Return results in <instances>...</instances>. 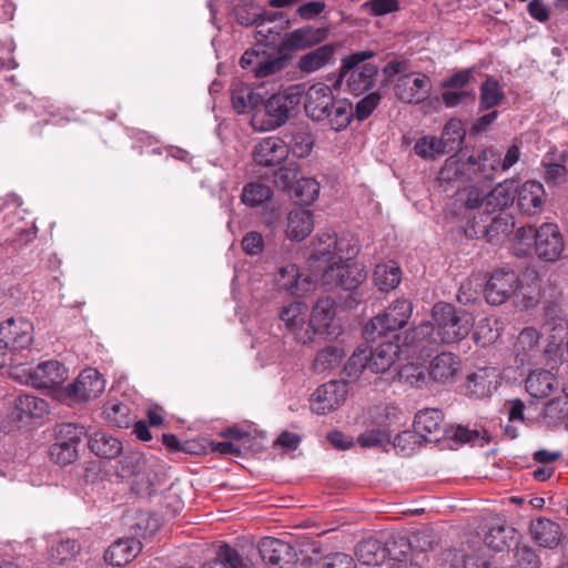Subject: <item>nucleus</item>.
Returning <instances> with one entry per match:
<instances>
[{"label":"nucleus","instance_id":"obj_49","mask_svg":"<svg viewBox=\"0 0 568 568\" xmlns=\"http://www.w3.org/2000/svg\"><path fill=\"white\" fill-rule=\"evenodd\" d=\"M129 407L120 402H109L104 405L103 415L109 424L119 428L130 425Z\"/></svg>","mask_w":568,"mask_h":568},{"label":"nucleus","instance_id":"obj_56","mask_svg":"<svg viewBox=\"0 0 568 568\" xmlns=\"http://www.w3.org/2000/svg\"><path fill=\"white\" fill-rule=\"evenodd\" d=\"M257 97L248 88L236 89L232 93V104L237 113H246L252 109L258 108L256 105Z\"/></svg>","mask_w":568,"mask_h":568},{"label":"nucleus","instance_id":"obj_2","mask_svg":"<svg viewBox=\"0 0 568 568\" xmlns=\"http://www.w3.org/2000/svg\"><path fill=\"white\" fill-rule=\"evenodd\" d=\"M398 358L399 346L392 342L378 344L369 354L366 349L358 348L347 361L344 373L352 381L367 373L384 375L386 379L394 378Z\"/></svg>","mask_w":568,"mask_h":568},{"label":"nucleus","instance_id":"obj_34","mask_svg":"<svg viewBox=\"0 0 568 568\" xmlns=\"http://www.w3.org/2000/svg\"><path fill=\"white\" fill-rule=\"evenodd\" d=\"M516 186L514 181L499 183L495 189L487 187L486 194V214L489 215L497 211H503L514 203L516 199Z\"/></svg>","mask_w":568,"mask_h":568},{"label":"nucleus","instance_id":"obj_36","mask_svg":"<svg viewBox=\"0 0 568 568\" xmlns=\"http://www.w3.org/2000/svg\"><path fill=\"white\" fill-rule=\"evenodd\" d=\"M335 47L324 44L307 52L298 59L297 67L302 72L312 73L334 63Z\"/></svg>","mask_w":568,"mask_h":568},{"label":"nucleus","instance_id":"obj_15","mask_svg":"<svg viewBox=\"0 0 568 568\" xmlns=\"http://www.w3.org/2000/svg\"><path fill=\"white\" fill-rule=\"evenodd\" d=\"M535 251L539 258L556 261L564 251V241L554 223H544L535 232Z\"/></svg>","mask_w":568,"mask_h":568},{"label":"nucleus","instance_id":"obj_14","mask_svg":"<svg viewBox=\"0 0 568 568\" xmlns=\"http://www.w3.org/2000/svg\"><path fill=\"white\" fill-rule=\"evenodd\" d=\"M347 395V385L344 382L332 381L320 386L311 398L312 412L325 415L337 409Z\"/></svg>","mask_w":568,"mask_h":568},{"label":"nucleus","instance_id":"obj_1","mask_svg":"<svg viewBox=\"0 0 568 568\" xmlns=\"http://www.w3.org/2000/svg\"><path fill=\"white\" fill-rule=\"evenodd\" d=\"M303 94L305 113L313 121L325 122L336 132L346 129L351 123L354 114L352 103L335 99L329 85L317 82L304 90Z\"/></svg>","mask_w":568,"mask_h":568},{"label":"nucleus","instance_id":"obj_41","mask_svg":"<svg viewBox=\"0 0 568 568\" xmlns=\"http://www.w3.org/2000/svg\"><path fill=\"white\" fill-rule=\"evenodd\" d=\"M402 272L394 262L378 264L374 271V283L383 292L394 290L400 282Z\"/></svg>","mask_w":568,"mask_h":568},{"label":"nucleus","instance_id":"obj_58","mask_svg":"<svg viewBox=\"0 0 568 568\" xmlns=\"http://www.w3.org/2000/svg\"><path fill=\"white\" fill-rule=\"evenodd\" d=\"M51 459L59 465H69L78 457V448L67 442H55L50 447Z\"/></svg>","mask_w":568,"mask_h":568},{"label":"nucleus","instance_id":"obj_3","mask_svg":"<svg viewBox=\"0 0 568 568\" xmlns=\"http://www.w3.org/2000/svg\"><path fill=\"white\" fill-rule=\"evenodd\" d=\"M303 93L304 85L294 84L272 94L253 111L251 116L253 129L255 131H272L283 125L301 102Z\"/></svg>","mask_w":568,"mask_h":568},{"label":"nucleus","instance_id":"obj_44","mask_svg":"<svg viewBox=\"0 0 568 568\" xmlns=\"http://www.w3.org/2000/svg\"><path fill=\"white\" fill-rule=\"evenodd\" d=\"M414 151L425 160H436L446 153V142L435 135H424L415 142Z\"/></svg>","mask_w":568,"mask_h":568},{"label":"nucleus","instance_id":"obj_24","mask_svg":"<svg viewBox=\"0 0 568 568\" xmlns=\"http://www.w3.org/2000/svg\"><path fill=\"white\" fill-rule=\"evenodd\" d=\"M469 169H474L473 162L467 161V158L460 154L453 155L445 161L440 169L437 178L438 184L446 192L448 190L446 185L452 182L469 181L471 180Z\"/></svg>","mask_w":568,"mask_h":568},{"label":"nucleus","instance_id":"obj_20","mask_svg":"<svg viewBox=\"0 0 568 568\" xmlns=\"http://www.w3.org/2000/svg\"><path fill=\"white\" fill-rule=\"evenodd\" d=\"M290 148L278 136H268L261 140L253 150V159L257 165L275 166L287 159Z\"/></svg>","mask_w":568,"mask_h":568},{"label":"nucleus","instance_id":"obj_29","mask_svg":"<svg viewBox=\"0 0 568 568\" xmlns=\"http://www.w3.org/2000/svg\"><path fill=\"white\" fill-rule=\"evenodd\" d=\"M467 161L474 163V169H469L471 180L478 176L490 181L500 169V153L493 149H485L478 156L469 155Z\"/></svg>","mask_w":568,"mask_h":568},{"label":"nucleus","instance_id":"obj_40","mask_svg":"<svg viewBox=\"0 0 568 568\" xmlns=\"http://www.w3.org/2000/svg\"><path fill=\"white\" fill-rule=\"evenodd\" d=\"M345 352L337 345H329L320 351L313 362V368L320 374L328 373L337 368L343 358Z\"/></svg>","mask_w":568,"mask_h":568},{"label":"nucleus","instance_id":"obj_32","mask_svg":"<svg viewBox=\"0 0 568 568\" xmlns=\"http://www.w3.org/2000/svg\"><path fill=\"white\" fill-rule=\"evenodd\" d=\"M355 554L363 565L377 566L385 559L387 554L393 555V550L389 541L384 545L377 539L369 538L356 546Z\"/></svg>","mask_w":568,"mask_h":568},{"label":"nucleus","instance_id":"obj_13","mask_svg":"<svg viewBox=\"0 0 568 568\" xmlns=\"http://www.w3.org/2000/svg\"><path fill=\"white\" fill-rule=\"evenodd\" d=\"M432 90L430 79L424 73H407L397 78L394 85L396 97L405 103H419Z\"/></svg>","mask_w":568,"mask_h":568},{"label":"nucleus","instance_id":"obj_4","mask_svg":"<svg viewBox=\"0 0 568 568\" xmlns=\"http://www.w3.org/2000/svg\"><path fill=\"white\" fill-rule=\"evenodd\" d=\"M375 55L376 53L372 50H363L353 52L342 59L338 81H345L353 94L361 95L374 87L378 67L364 62Z\"/></svg>","mask_w":568,"mask_h":568},{"label":"nucleus","instance_id":"obj_8","mask_svg":"<svg viewBox=\"0 0 568 568\" xmlns=\"http://www.w3.org/2000/svg\"><path fill=\"white\" fill-rule=\"evenodd\" d=\"M557 348V344L545 338L536 328H524L514 345L516 361L521 365L539 364L548 358Z\"/></svg>","mask_w":568,"mask_h":568},{"label":"nucleus","instance_id":"obj_47","mask_svg":"<svg viewBox=\"0 0 568 568\" xmlns=\"http://www.w3.org/2000/svg\"><path fill=\"white\" fill-rule=\"evenodd\" d=\"M568 417V396L560 394L545 404L544 418L548 425L556 426Z\"/></svg>","mask_w":568,"mask_h":568},{"label":"nucleus","instance_id":"obj_62","mask_svg":"<svg viewBox=\"0 0 568 568\" xmlns=\"http://www.w3.org/2000/svg\"><path fill=\"white\" fill-rule=\"evenodd\" d=\"M514 558L516 568H540L536 551L526 545L517 546Z\"/></svg>","mask_w":568,"mask_h":568},{"label":"nucleus","instance_id":"obj_11","mask_svg":"<svg viewBox=\"0 0 568 568\" xmlns=\"http://www.w3.org/2000/svg\"><path fill=\"white\" fill-rule=\"evenodd\" d=\"M104 388L105 381L102 375L98 369L88 367L65 387V394L74 403H85L98 398Z\"/></svg>","mask_w":568,"mask_h":568},{"label":"nucleus","instance_id":"obj_25","mask_svg":"<svg viewBox=\"0 0 568 568\" xmlns=\"http://www.w3.org/2000/svg\"><path fill=\"white\" fill-rule=\"evenodd\" d=\"M314 230V216L310 210L295 207L287 213L285 234L291 241H303Z\"/></svg>","mask_w":568,"mask_h":568},{"label":"nucleus","instance_id":"obj_17","mask_svg":"<svg viewBox=\"0 0 568 568\" xmlns=\"http://www.w3.org/2000/svg\"><path fill=\"white\" fill-rule=\"evenodd\" d=\"M0 338L11 349H24L33 341V325L24 317H10L0 324Z\"/></svg>","mask_w":568,"mask_h":568},{"label":"nucleus","instance_id":"obj_37","mask_svg":"<svg viewBox=\"0 0 568 568\" xmlns=\"http://www.w3.org/2000/svg\"><path fill=\"white\" fill-rule=\"evenodd\" d=\"M327 31L322 28H300L286 34L283 43L290 50H300L325 40Z\"/></svg>","mask_w":568,"mask_h":568},{"label":"nucleus","instance_id":"obj_10","mask_svg":"<svg viewBox=\"0 0 568 568\" xmlns=\"http://www.w3.org/2000/svg\"><path fill=\"white\" fill-rule=\"evenodd\" d=\"M366 278L363 267L355 262H333L324 267L321 276L322 285L329 288L339 287L353 291Z\"/></svg>","mask_w":568,"mask_h":568},{"label":"nucleus","instance_id":"obj_31","mask_svg":"<svg viewBox=\"0 0 568 568\" xmlns=\"http://www.w3.org/2000/svg\"><path fill=\"white\" fill-rule=\"evenodd\" d=\"M497 374L493 368H480L471 374L466 382L467 392L477 397H489L497 389Z\"/></svg>","mask_w":568,"mask_h":568},{"label":"nucleus","instance_id":"obj_26","mask_svg":"<svg viewBox=\"0 0 568 568\" xmlns=\"http://www.w3.org/2000/svg\"><path fill=\"white\" fill-rule=\"evenodd\" d=\"M283 29L284 17L281 12H264L255 26L254 38L261 45H275L281 39Z\"/></svg>","mask_w":568,"mask_h":568},{"label":"nucleus","instance_id":"obj_9","mask_svg":"<svg viewBox=\"0 0 568 568\" xmlns=\"http://www.w3.org/2000/svg\"><path fill=\"white\" fill-rule=\"evenodd\" d=\"M415 432H404L395 438V446L405 449L408 444H416L417 437L428 442H438L445 434L444 416L442 410L427 408L416 414L414 420Z\"/></svg>","mask_w":568,"mask_h":568},{"label":"nucleus","instance_id":"obj_5","mask_svg":"<svg viewBox=\"0 0 568 568\" xmlns=\"http://www.w3.org/2000/svg\"><path fill=\"white\" fill-rule=\"evenodd\" d=\"M437 337L443 344H455L468 336L473 322L463 310L449 303H436L432 310Z\"/></svg>","mask_w":568,"mask_h":568},{"label":"nucleus","instance_id":"obj_43","mask_svg":"<svg viewBox=\"0 0 568 568\" xmlns=\"http://www.w3.org/2000/svg\"><path fill=\"white\" fill-rule=\"evenodd\" d=\"M336 234L331 230L320 231L313 242V254L317 261L333 263L335 260V242Z\"/></svg>","mask_w":568,"mask_h":568},{"label":"nucleus","instance_id":"obj_46","mask_svg":"<svg viewBox=\"0 0 568 568\" xmlns=\"http://www.w3.org/2000/svg\"><path fill=\"white\" fill-rule=\"evenodd\" d=\"M473 327V338L481 347L493 344L499 337V327L495 318L484 317Z\"/></svg>","mask_w":568,"mask_h":568},{"label":"nucleus","instance_id":"obj_6","mask_svg":"<svg viewBox=\"0 0 568 568\" xmlns=\"http://www.w3.org/2000/svg\"><path fill=\"white\" fill-rule=\"evenodd\" d=\"M12 376L36 388H55L68 378V368L55 359L39 363L37 366L19 364L13 367Z\"/></svg>","mask_w":568,"mask_h":568},{"label":"nucleus","instance_id":"obj_51","mask_svg":"<svg viewBox=\"0 0 568 568\" xmlns=\"http://www.w3.org/2000/svg\"><path fill=\"white\" fill-rule=\"evenodd\" d=\"M334 243V262H352L353 257L358 253L357 241L351 234L336 235Z\"/></svg>","mask_w":568,"mask_h":568},{"label":"nucleus","instance_id":"obj_33","mask_svg":"<svg viewBox=\"0 0 568 568\" xmlns=\"http://www.w3.org/2000/svg\"><path fill=\"white\" fill-rule=\"evenodd\" d=\"M529 530L534 540L541 547L554 548L560 541V527L557 523L550 519L540 517L531 521Z\"/></svg>","mask_w":568,"mask_h":568},{"label":"nucleus","instance_id":"obj_30","mask_svg":"<svg viewBox=\"0 0 568 568\" xmlns=\"http://www.w3.org/2000/svg\"><path fill=\"white\" fill-rule=\"evenodd\" d=\"M88 445L95 456L106 459L118 457L123 450L122 443L104 430L92 433L89 436Z\"/></svg>","mask_w":568,"mask_h":568},{"label":"nucleus","instance_id":"obj_54","mask_svg":"<svg viewBox=\"0 0 568 568\" xmlns=\"http://www.w3.org/2000/svg\"><path fill=\"white\" fill-rule=\"evenodd\" d=\"M554 156L550 153H547L542 159V166L545 169L544 178L547 183H559L565 180L567 174V169L565 166L564 154L560 155V160L558 162H554Z\"/></svg>","mask_w":568,"mask_h":568},{"label":"nucleus","instance_id":"obj_39","mask_svg":"<svg viewBox=\"0 0 568 568\" xmlns=\"http://www.w3.org/2000/svg\"><path fill=\"white\" fill-rule=\"evenodd\" d=\"M251 561L239 550L224 544L217 549L215 559L207 561L202 568H248Z\"/></svg>","mask_w":568,"mask_h":568},{"label":"nucleus","instance_id":"obj_64","mask_svg":"<svg viewBox=\"0 0 568 568\" xmlns=\"http://www.w3.org/2000/svg\"><path fill=\"white\" fill-rule=\"evenodd\" d=\"M474 73V68H468L464 70H459L452 74L449 78L444 80L442 87L444 89H454L462 90L464 89L471 80Z\"/></svg>","mask_w":568,"mask_h":568},{"label":"nucleus","instance_id":"obj_53","mask_svg":"<svg viewBox=\"0 0 568 568\" xmlns=\"http://www.w3.org/2000/svg\"><path fill=\"white\" fill-rule=\"evenodd\" d=\"M514 535L515 529L511 527L496 526L489 529L485 537V544L496 551H503L510 546L508 539H513Z\"/></svg>","mask_w":568,"mask_h":568},{"label":"nucleus","instance_id":"obj_35","mask_svg":"<svg viewBox=\"0 0 568 568\" xmlns=\"http://www.w3.org/2000/svg\"><path fill=\"white\" fill-rule=\"evenodd\" d=\"M560 387L556 376L549 371L531 372L526 379L527 392L536 398H544Z\"/></svg>","mask_w":568,"mask_h":568},{"label":"nucleus","instance_id":"obj_45","mask_svg":"<svg viewBox=\"0 0 568 568\" xmlns=\"http://www.w3.org/2000/svg\"><path fill=\"white\" fill-rule=\"evenodd\" d=\"M80 552V545L74 539H59L52 542L49 549V557L55 564L71 561Z\"/></svg>","mask_w":568,"mask_h":568},{"label":"nucleus","instance_id":"obj_23","mask_svg":"<svg viewBox=\"0 0 568 568\" xmlns=\"http://www.w3.org/2000/svg\"><path fill=\"white\" fill-rule=\"evenodd\" d=\"M459 369V357L450 352H443L430 359L427 373L429 381L444 384L453 381Z\"/></svg>","mask_w":568,"mask_h":568},{"label":"nucleus","instance_id":"obj_27","mask_svg":"<svg viewBox=\"0 0 568 568\" xmlns=\"http://www.w3.org/2000/svg\"><path fill=\"white\" fill-rule=\"evenodd\" d=\"M142 544L139 539L120 538L112 542L105 550L104 559L112 566H123L134 559L141 551Z\"/></svg>","mask_w":568,"mask_h":568},{"label":"nucleus","instance_id":"obj_52","mask_svg":"<svg viewBox=\"0 0 568 568\" xmlns=\"http://www.w3.org/2000/svg\"><path fill=\"white\" fill-rule=\"evenodd\" d=\"M395 376L417 388L425 387L429 382L428 373L426 374L425 368L413 363L404 365L400 369L397 368Z\"/></svg>","mask_w":568,"mask_h":568},{"label":"nucleus","instance_id":"obj_61","mask_svg":"<svg viewBox=\"0 0 568 568\" xmlns=\"http://www.w3.org/2000/svg\"><path fill=\"white\" fill-rule=\"evenodd\" d=\"M298 165L295 162H291L285 166L280 168L274 174V183L282 190H290L294 186V182L297 181Z\"/></svg>","mask_w":568,"mask_h":568},{"label":"nucleus","instance_id":"obj_38","mask_svg":"<svg viewBox=\"0 0 568 568\" xmlns=\"http://www.w3.org/2000/svg\"><path fill=\"white\" fill-rule=\"evenodd\" d=\"M278 280L282 287L290 291L293 295H303L312 290L313 280L310 276H303L298 273L295 264H288L280 268Z\"/></svg>","mask_w":568,"mask_h":568},{"label":"nucleus","instance_id":"obj_22","mask_svg":"<svg viewBox=\"0 0 568 568\" xmlns=\"http://www.w3.org/2000/svg\"><path fill=\"white\" fill-rule=\"evenodd\" d=\"M12 416L23 423L42 418L50 410L49 403L45 399L29 393L18 394L12 402Z\"/></svg>","mask_w":568,"mask_h":568},{"label":"nucleus","instance_id":"obj_21","mask_svg":"<svg viewBox=\"0 0 568 568\" xmlns=\"http://www.w3.org/2000/svg\"><path fill=\"white\" fill-rule=\"evenodd\" d=\"M258 552L264 562L274 568H284L295 561L296 554L291 545L280 539L265 537L258 544Z\"/></svg>","mask_w":568,"mask_h":568},{"label":"nucleus","instance_id":"obj_16","mask_svg":"<svg viewBox=\"0 0 568 568\" xmlns=\"http://www.w3.org/2000/svg\"><path fill=\"white\" fill-rule=\"evenodd\" d=\"M518 276L511 270L495 271L485 286V298L491 305L504 303L518 288Z\"/></svg>","mask_w":568,"mask_h":568},{"label":"nucleus","instance_id":"obj_7","mask_svg":"<svg viewBox=\"0 0 568 568\" xmlns=\"http://www.w3.org/2000/svg\"><path fill=\"white\" fill-rule=\"evenodd\" d=\"M413 306L408 300L398 298L394 301L383 314H378L364 327V336L367 341L375 342L387 333L403 328L410 315Z\"/></svg>","mask_w":568,"mask_h":568},{"label":"nucleus","instance_id":"obj_50","mask_svg":"<svg viewBox=\"0 0 568 568\" xmlns=\"http://www.w3.org/2000/svg\"><path fill=\"white\" fill-rule=\"evenodd\" d=\"M294 197L303 204H312L320 194V183L313 178H302L293 187Z\"/></svg>","mask_w":568,"mask_h":568},{"label":"nucleus","instance_id":"obj_42","mask_svg":"<svg viewBox=\"0 0 568 568\" xmlns=\"http://www.w3.org/2000/svg\"><path fill=\"white\" fill-rule=\"evenodd\" d=\"M273 191L270 186L260 182L246 183L242 190L241 201L250 207L263 205L272 199Z\"/></svg>","mask_w":568,"mask_h":568},{"label":"nucleus","instance_id":"obj_12","mask_svg":"<svg viewBox=\"0 0 568 568\" xmlns=\"http://www.w3.org/2000/svg\"><path fill=\"white\" fill-rule=\"evenodd\" d=\"M280 318L296 342L307 344L314 339V328L308 325L307 310L302 303L294 302L283 307Z\"/></svg>","mask_w":568,"mask_h":568},{"label":"nucleus","instance_id":"obj_48","mask_svg":"<svg viewBox=\"0 0 568 568\" xmlns=\"http://www.w3.org/2000/svg\"><path fill=\"white\" fill-rule=\"evenodd\" d=\"M505 94L500 84L493 78H487L480 85V108L484 110L493 109L501 103Z\"/></svg>","mask_w":568,"mask_h":568},{"label":"nucleus","instance_id":"obj_59","mask_svg":"<svg viewBox=\"0 0 568 568\" xmlns=\"http://www.w3.org/2000/svg\"><path fill=\"white\" fill-rule=\"evenodd\" d=\"M85 434L83 426L72 423L61 424L57 428V442H67V444H72V446L78 448Z\"/></svg>","mask_w":568,"mask_h":568},{"label":"nucleus","instance_id":"obj_55","mask_svg":"<svg viewBox=\"0 0 568 568\" xmlns=\"http://www.w3.org/2000/svg\"><path fill=\"white\" fill-rule=\"evenodd\" d=\"M285 65V60L281 55H268L264 51L260 58L254 71L256 78H266L281 71Z\"/></svg>","mask_w":568,"mask_h":568},{"label":"nucleus","instance_id":"obj_57","mask_svg":"<svg viewBox=\"0 0 568 568\" xmlns=\"http://www.w3.org/2000/svg\"><path fill=\"white\" fill-rule=\"evenodd\" d=\"M234 14L236 21L242 26L257 24L264 12L252 2L243 1L235 6Z\"/></svg>","mask_w":568,"mask_h":568},{"label":"nucleus","instance_id":"obj_18","mask_svg":"<svg viewBox=\"0 0 568 568\" xmlns=\"http://www.w3.org/2000/svg\"><path fill=\"white\" fill-rule=\"evenodd\" d=\"M334 301L331 297L321 298L314 306L308 325L314 328V337L325 334L335 338L341 334V326L335 322Z\"/></svg>","mask_w":568,"mask_h":568},{"label":"nucleus","instance_id":"obj_19","mask_svg":"<svg viewBox=\"0 0 568 568\" xmlns=\"http://www.w3.org/2000/svg\"><path fill=\"white\" fill-rule=\"evenodd\" d=\"M515 195L520 212L527 215L539 214L547 199L544 185L535 180L526 181L517 186Z\"/></svg>","mask_w":568,"mask_h":568},{"label":"nucleus","instance_id":"obj_63","mask_svg":"<svg viewBox=\"0 0 568 568\" xmlns=\"http://www.w3.org/2000/svg\"><path fill=\"white\" fill-rule=\"evenodd\" d=\"M290 151L298 158L307 156L313 148V139L306 132H298L292 136Z\"/></svg>","mask_w":568,"mask_h":568},{"label":"nucleus","instance_id":"obj_60","mask_svg":"<svg viewBox=\"0 0 568 568\" xmlns=\"http://www.w3.org/2000/svg\"><path fill=\"white\" fill-rule=\"evenodd\" d=\"M145 467V458L139 452H132L120 460V471L123 477L140 474Z\"/></svg>","mask_w":568,"mask_h":568},{"label":"nucleus","instance_id":"obj_28","mask_svg":"<svg viewBox=\"0 0 568 568\" xmlns=\"http://www.w3.org/2000/svg\"><path fill=\"white\" fill-rule=\"evenodd\" d=\"M486 194L487 187L479 185H469L458 190L453 197V205L455 206L456 213L463 214L481 206L486 213Z\"/></svg>","mask_w":568,"mask_h":568}]
</instances>
